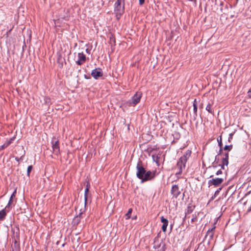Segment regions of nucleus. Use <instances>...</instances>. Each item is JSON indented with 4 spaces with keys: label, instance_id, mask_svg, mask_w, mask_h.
<instances>
[{
    "label": "nucleus",
    "instance_id": "1",
    "mask_svg": "<svg viewBox=\"0 0 251 251\" xmlns=\"http://www.w3.org/2000/svg\"><path fill=\"white\" fill-rule=\"evenodd\" d=\"M136 176L137 177L142 180V182L146 181L151 179L155 176L154 172L150 171H146L145 169L143 167L141 161H139L136 166Z\"/></svg>",
    "mask_w": 251,
    "mask_h": 251
},
{
    "label": "nucleus",
    "instance_id": "2",
    "mask_svg": "<svg viewBox=\"0 0 251 251\" xmlns=\"http://www.w3.org/2000/svg\"><path fill=\"white\" fill-rule=\"evenodd\" d=\"M191 151H188L181 157L177 163V167L179 169V174H180L183 169L185 167V164L191 155Z\"/></svg>",
    "mask_w": 251,
    "mask_h": 251
},
{
    "label": "nucleus",
    "instance_id": "3",
    "mask_svg": "<svg viewBox=\"0 0 251 251\" xmlns=\"http://www.w3.org/2000/svg\"><path fill=\"white\" fill-rule=\"evenodd\" d=\"M167 126H175L178 124V117L174 114L166 117L163 121Z\"/></svg>",
    "mask_w": 251,
    "mask_h": 251
},
{
    "label": "nucleus",
    "instance_id": "4",
    "mask_svg": "<svg viewBox=\"0 0 251 251\" xmlns=\"http://www.w3.org/2000/svg\"><path fill=\"white\" fill-rule=\"evenodd\" d=\"M125 7V0H117L115 4V11L121 14L123 13Z\"/></svg>",
    "mask_w": 251,
    "mask_h": 251
},
{
    "label": "nucleus",
    "instance_id": "5",
    "mask_svg": "<svg viewBox=\"0 0 251 251\" xmlns=\"http://www.w3.org/2000/svg\"><path fill=\"white\" fill-rule=\"evenodd\" d=\"M142 94L140 93H136L132 98L131 100L128 101L129 105L134 106L140 100Z\"/></svg>",
    "mask_w": 251,
    "mask_h": 251
},
{
    "label": "nucleus",
    "instance_id": "6",
    "mask_svg": "<svg viewBox=\"0 0 251 251\" xmlns=\"http://www.w3.org/2000/svg\"><path fill=\"white\" fill-rule=\"evenodd\" d=\"M51 144L53 152L56 155L58 154L60 151L58 140H56L55 138L53 137L52 138Z\"/></svg>",
    "mask_w": 251,
    "mask_h": 251
},
{
    "label": "nucleus",
    "instance_id": "7",
    "mask_svg": "<svg viewBox=\"0 0 251 251\" xmlns=\"http://www.w3.org/2000/svg\"><path fill=\"white\" fill-rule=\"evenodd\" d=\"M86 61V55L82 52L77 54V59L75 61L76 63L78 65H81Z\"/></svg>",
    "mask_w": 251,
    "mask_h": 251
},
{
    "label": "nucleus",
    "instance_id": "8",
    "mask_svg": "<svg viewBox=\"0 0 251 251\" xmlns=\"http://www.w3.org/2000/svg\"><path fill=\"white\" fill-rule=\"evenodd\" d=\"M91 75L94 78L98 79L102 75V72L100 69L96 68L92 71Z\"/></svg>",
    "mask_w": 251,
    "mask_h": 251
},
{
    "label": "nucleus",
    "instance_id": "9",
    "mask_svg": "<svg viewBox=\"0 0 251 251\" xmlns=\"http://www.w3.org/2000/svg\"><path fill=\"white\" fill-rule=\"evenodd\" d=\"M224 181V179L222 178H213L209 180V183L211 185L217 186L220 185Z\"/></svg>",
    "mask_w": 251,
    "mask_h": 251
},
{
    "label": "nucleus",
    "instance_id": "10",
    "mask_svg": "<svg viewBox=\"0 0 251 251\" xmlns=\"http://www.w3.org/2000/svg\"><path fill=\"white\" fill-rule=\"evenodd\" d=\"M171 193L176 197H177L180 194V192L179 190L177 185H174L172 186Z\"/></svg>",
    "mask_w": 251,
    "mask_h": 251
},
{
    "label": "nucleus",
    "instance_id": "11",
    "mask_svg": "<svg viewBox=\"0 0 251 251\" xmlns=\"http://www.w3.org/2000/svg\"><path fill=\"white\" fill-rule=\"evenodd\" d=\"M161 222L163 223L162 229L164 232H165L168 225V220L163 216H162L161 217Z\"/></svg>",
    "mask_w": 251,
    "mask_h": 251
},
{
    "label": "nucleus",
    "instance_id": "12",
    "mask_svg": "<svg viewBox=\"0 0 251 251\" xmlns=\"http://www.w3.org/2000/svg\"><path fill=\"white\" fill-rule=\"evenodd\" d=\"M65 62V59L62 56L61 54H58L57 59V62L58 67L62 68L63 66V64Z\"/></svg>",
    "mask_w": 251,
    "mask_h": 251
},
{
    "label": "nucleus",
    "instance_id": "13",
    "mask_svg": "<svg viewBox=\"0 0 251 251\" xmlns=\"http://www.w3.org/2000/svg\"><path fill=\"white\" fill-rule=\"evenodd\" d=\"M9 210L7 209L6 207L0 211V221L3 220L4 219L6 213Z\"/></svg>",
    "mask_w": 251,
    "mask_h": 251
},
{
    "label": "nucleus",
    "instance_id": "14",
    "mask_svg": "<svg viewBox=\"0 0 251 251\" xmlns=\"http://www.w3.org/2000/svg\"><path fill=\"white\" fill-rule=\"evenodd\" d=\"M15 137L11 138L7 142H5L3 145L1 146V149H4L10 145L14 140Z\"/></svg>",
    "mask_w": 251,
    "mask_h": 251
},
{
    "label": "nucleus",
    "instance_id": "15",
    "mask_svg": "<svg viewBox=\"0 0 251 251\" xmlns=\"http://www.w3.org/2000/svg\"><path fill=\"white\" fill-rule=\"evenodd\" d=\"M82 212L80 213L79 216H77L74 218L73 220V223L74 225H77L79 223L81 219L80 215L82 214Z\"/></svg>",
    "mask_w": 251,
    "mask_h": 251
},
{
    "label": "nucleus",
    "instance_id": "16",
    "mask_svg": "<svg viewBox=\"0 0 251 251\" xmlns=\"http://www.w3.org/2000/svg\"><path fill=\"white\" fill-rule=\"evenodd\" d=\"M199 101H197L196 99H195V100L193 101V111L194 114L196 115L197 114V109H198V104L199 103Z\"/></svg>",
    "mask_w": 251,
    "mask_h": 251
},
{
    "label": "nucleus",
    "instance_id": "17",
    "mask_svg": "<svg viewBox=\"0 0 251 251\" xmlns=\"http://www.w3.org/2000/svg\"><path fill=\"white\" fill-rule=\"evenodd\" d=\"M206 110L211 114H213L214 111L212 108V104L210 103H208V104L207 105L206 107Z\"/></svg>",
    "mask_w": 251,
    "mask_h": 251
},
{
    "label": "nucleus",
    "instance_id": "18",
    "mask_svg": "<svg viewBox=\"0 0 251 251\" xmlns=\"http://www.w3.org/2000/svg\"><path fill=\"white\" fill-rule=\"evenodd\" d=\"M215 227L212 228L211 229H209L208 231H207V234H206V236H209L210 238H212L213 236V235H214V230L215 229Z\"/></svg>",
    "mask_w": 251,
    "mask_h": 251
},
{
    "label": "nucleus",
    "instance_id": "19",
    "mask_svg": "<svg viewBox=\"0 0 251 251\" xmlns=\"http://www.w3.org/2000/svg\"><path fill=\"white\" fill-rule=\"evenodd\" d=\"M228 164V160H227V158H223L222 160V168L223 169H225V166H227Z\"/></svg>",
    "mask_w": 251,
    "mask_h": 251
},
{
    "label": "nucleus",
    "instance_id": "20",
    "mask_svg": "<svg viewBox=\"0 0 251 251\" xmlns=\"http://www.w3.org/2000/svg\"><path fill=\"white\" fill-rule=\"evenodd\" d=\"M89 189L88 188H86L85 189V194H84V200H85V205L86 204L87 199V193H88Z\"/></svg>",
    "mask_w": 251,
    "mask_h": 251
},
{
    "label": "nucleus",
    "instance_id": "21",
    "mask_svg": "<svg viewBox=\"0 0 251 251\" xmlns=\"http://www.w3.org/2000/svg\"><path fill=\"white\" fill-rule=\"evenodd\" d=\"M131 212H132V209H128V211L127 213L125 215L126 219H129L130 218Z\"/></svg>",
    "mask_w": 251,
    "mask_h": 251
},
{
    "label": "nucleus",
    "instance_id": "22",
    "mask_svg": "<svg viewBox=\"0 0 251 251\" xmlns=\"http://www.w3.org/2000/svg\"><path fill=\"white\" fill-rule=\"evenodd\" d=\"M32 169V166L31 165H30L28 167L27 170V175L29 176L30 172L31 171Z\"/></svg>",
    "mask_w": 251,
    "mask_h": 251
},
{
    "label": "nucleus",
    "instance_id": "23",
    "mask_svg": "<svg viewBox=\"0 0 251 251\" xmlns=\"http://www.w3.org/2000/svg\"><path fill=\"white\" fill-rule=\"evenodd\" d=\"M232 149V146H225L224 147L225 150H228L230 151Z\"/></svg>",
    "mask_w": 251,
    "mask_h": 251
},
{
    "label": "nucleus",
    "instance_id": "24",
    "mask_svg": "<svg viewBox=\"0 0 251 251\" xmlns=\"http://www.w3.org/2000/svg\"><path fill=\"white\" fill-rule=\"evenodd\" d=\"M12 202V199H11V198H10L9 201H8V204L5 207H6L7 209L9 210L8 209H9V207L10 205L11 204Z\"/></svg>",
    "mask_w": 251,
    "mask_h": 251
},
{
    "label": "nucleus",
    "instance_id": "25",
    "mask_svg": "<svg viewBox=\"0 0 251 251\" xmlns=\"http://www.w3.org/2000/svg\"><path fill=\"white\" fill-rule=\"evenodd\" d=\"M152 158H153V161H155L156 162V163L158 164V157L155 156L154 155H153Z\"/></svg>",
    "mask_w": 251,
    "mask_h": 251
},
{
    "label": "nucleus",
    "instance_id": "26",
    "mask_svg": "<svg viewBox=\"0 0 251 251\" xmlns=\"http://www.w3.org/2000/svg\"><path fill=\"white\" fill-rule=\"evenodd\" d=\"M248 96L251 98V88L249 89L248 92Z\"/></svg>",
    "mask_w": 251,
    "mask_h": 251
},
{
    "label": "nucleus",
    "instance_id": "27",
    "mask_svg": "<svg viewBox=\"0 0 251 251\" xmlns=\"http://www.w3.org/2000/svg\"><path fill=\"white\" fill-rule=\"evenodd\" d=\"M222 173V171L221 170H219V171H218L216 172V174L217 175H220V174H221Z\"/></svg>",
    "mask_w": 251,
    "mask_h": 251
},
{
    "label": "nucleus",
    "instance_id": "28",
    "mask_svg": "<svg viewBox=\"0 0 251 251\" xmlns=\"http://www.w3.org/2000/svg\"><path fill=\"white\" fill-rule=\"evenodd\" d=\"M139 0V4L140 5H142L144 3L145 0Z\"/></svg>",
    "mask_w": 251,
    "mask_h": 251
},
{
    "label": "nucleus",
    "instance_id": "29",
    "mask_svg": "<svg viewBox=\"0 0 251 251\" xmlns=\"http://www.w3.org/2000/svg\"><path fill=\"white\" fill-rule=\"evenodd\" d=\"M16 193V191H14V192L12 194V195L11 196V199H12L13 197H15V194Z\"/></svg>",
    "mask_w": 251,
    "mask_h": 251
},
{
    "label": "nucleus",
    "instance_id": "30",
    "mask_svg": "<svg viewBox=\"0 0 251 251\" xmlns=\"http://www.w3.org/2000/svg\"><path fill=\"white\" fill-rule=\"evenodd\" d=\"M22 157H23V156H22V157H20V158L16 157V158H15V159H16L18 162H19V161H20V160L22 158Z\"/></svg>",
    "mask_w": 251,
    "mask_h": 251
},
{
    "label": "nucleus",
    "instance_id": "31",
    "mask_svg": "<svg viewBox=\"0 0 251 251\" xmlns=\"http://www.w3.org/2000/svg\"><path fill=\"white\" fill-rule=\"evenodd\" d=\"M224 158H227V160L228 159V154L227 153H226L225 155V157Z\"/></svg>",
    "mask_w": 251,
    "mask_h": 251
},
{
    "label": "nucleus",
    "instance_id": "32",
    "mask_svg": "<svg viewBox=\"0 0 251 251\" xmlns=\"http://www.w3.org/2000/svg\"><path fill=\"white\" fill-rule=\"evenodd\" d=\"M86 188H88V189H89V188H90V184L88 182L87 185H86Z\"/></svg>",
    "mask_w": 251,
    "mask_h": 251
},
{
    "label": "nucleus",
    "instance_id": "33",
    "mask_svg": "<svg viewBox=\"0 0 251 251\" xmlns=\"http://www.w3.org/2000/svg\"><path fill=\"white\" fill-rule=\"evenodd\" d=\"M196 219V218H193L192 219L191 221H192V222H194Z\"/></svg>",
    "mask_w": 251,
    "mask_h": 251
},
{
    "label": "nucleus",
    "instance_id": "34",
    "mask_svg": "<svg viewBox=\"0 0 251 251\" xmlns=\"http://www.w3.org/2000/svg\"><path fill=\"white\" fill-rule=\"evenodd\" d=\"M219 193V192L218 191V190H217L215 193V195H216L217 194H218Z\"/></svg>",
    "mask_w": 251,
    "mask_h": 251
},
{
    "label": "nucleus",
    "instance_id": "35",
    "mask_svg": "<svg viewBox=\"0 0 251 251\" xmlns=\"http://www.w3.org/2000/svg\"><path fill=\"white\" fill-rule=\"evenodd\" d=\"M219 144L221 146V144H222V142H221V137L220 138V142H219Z\"/></svg>",
    "mask_w": 251,
    "mask_h": 251
},
{
    "label": "nucleus",
    "instance_id": "36",
    "mask_svg": "<svg viewBox=\"0 0 251 251\" xmlns=\"http://www.w3.org/2000/svg\"><path fill=\"white\" fill-rule=\"evenodd\" d=\"M232 135V133L230 134V136H231Z\"/></svg>",
    "mask_w": 251,
    "mask_h": 251
},
{
    "label": "nucleus",
    "instance_id": "37",
    "mask_svg": "<svg viewBox=\"0 0 251 251\" xmlns=\"http://www.w3.org/2000/svg\"><path fill=\"white\" fill-rule=\"evenodd\" d=\"M217 141L219 142L220 141V140L217 139Z\"/></svg>",
    "mask_w": 251,
    "mask_h": 251
},
{
    "label": "nucleus",
    "instance_id": "38",
    "mask_svg": "<svg viewBox=\"0 0 251 251\" xmlns=\"http://www.w3.org/2000/svg\"><path fill=\"white\" fill-rule=\"evenodd\" d=\"M217 141L219 142L220 141V140L217 139Z\"/></svg>",
    "mask_w": 251,
    "mask_h": 251
},
{
    "label": "nucleus",
    "instance_id": "39",
    "mask_svg": "<svg viewBox=\"0 0 251 251\" xmlns=\"http://www.w3.org/2000/svg\"><path fill=\"white\" fill-rule=\"evenodd\" d=\"M221 189V188H220V189H219V190H218V191L219 192V191H220V190Z\"/></svg>",
    "mask_w": 251,
    "mask_h": 251
}]
</instances>
